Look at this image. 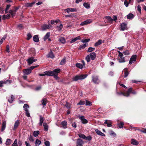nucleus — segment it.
I'll list each match as a JSON object with an SVG mask.
<instances>
[{
    "mask_svg": "<svg viewBox=\"0 0 146 146\" xmlns=\"http://www.w3.org/2000/svg\"><path fill=\"white\" fill-rule=\"evenodd\" d=\"M87 76L86 74H80L74 76L72 78L73 81H76L78 80H81L84 79Z\"/></svg>",
    "mask_w": 146,
    "mask_h": 146,
    "instance_id": "nucleus-1",
    "label": "nucleus"
},
{
    "mask_svg": "<svg viewBox=\"0 0 146 146\" xmlns=\"http://www.w3.org/2000/svg\"><path fill=\"white\" fill-rule=\"evenodd\" d=\"M96 57V54L95 52L90 53L89 55H88L86 58L87 62H89L90 60V58L92 60H94Z\"/></svg>",
    "mask_w": 146,
    "mask_h": 146,
    "instance_id": "nucleus-2",
    "label": "nucleus"
},
{
    "mask_svg": "<svg viewBox=\"0 0 146 146\" xmlns=\"http://www.w3.org/2000/svg\"><path fill=\"white\" fill-rule=\"evenodd\" d=\"M132 90V88H129L127 91H125L123 92H117V94L118 95H123L124 96L128 97L129 96L130 93L131 92Z\"/></svg>",
    "mask_w": 146,
    "mask_h": 146,
    "instance_id": "nucleus-3",
    "label": "nucleus"
},
{
    "mask_svg": "<svg viewBox=\"0 0 146 146\" xmlns=\"http://www.w3.org/2000/svg\"><path fill=\"white\" fill-rule=\"evenodd\" d=\"M38 66H33L30 67L29 68L25 69L23 71L24 75H28L31 72V70L34 68L37 67Z\"/></svg>",
    "mask_w": 146,
    "mask_h": 146,
    "instance_id": "nucleus-4",
    "label": "nucleus"
},
{
    "mask_svg": "<svg viewBox=\"0 0 146 146\" xmlns=\"http://www.w3.org/2000/svg\"><path fill=\"white\" fill-rule=\"evenodd\" d=\"M56 70H53V71H47L44 72L42 74H39V76H44L45 75L48 76H50V75H52L53 74V72H55Z\"/></svg>",
    "mask_w": 146,
    "mask_h": 146,
    "instance_id": "nucleus-5",
    "label": "nucleus"
},
{
    "mask_svg": "<svg viewBox=\"0 0 146 146\" xmlns=\"http://www.w3.org/2000/svg\"><path fill=\"white\" fill-rule=\"evenodd\" d=\"M51 27L52 26L49 24H48V25L44 24L42 25L41 27V29L42 31H45L47 29H50Z\"/></svg>",
    "mask_w": 146,
    "mask_h": 146,
    "instance_id": "nucleus-6",
    "label": "nucleus"
},
{
    "mask_svg": "<svg viewBox=\"0 0 146 146\" xmlns=\"http://www.w3.org/2000/svg\"><path fill=\"white\" fill-rule=\"evenodd\" d=\"M54 70H56V71L55 72H53V74L52 75H50V76H53L54 77L56 80H57L58 79V77L57 76V74L58 73H59L60 71V69H56Z\"/></svg>",
    "mask_w": 146,
    "mask_h": 146,
    "instance_id": "nucleus-7",
    "label": "nucleus"
},
{
    "mask_svg": "<svg viewBox=\"0 0 146 146\" xmlns=\"http://www.w3.org/2000/svg\"><path fill=\"white\" fill-rule=\"evenodd\" d=\"M92 21V20L89 19L85 21L82 22L80 24V25L81 26H84L85 25H88L91 23Z\"/></svg>",
    "mask_w": 146,
    "mask_h": 146,
    "instance_id": "nucleus-8",
    "label": "nucleus"
},
{
    "mask_svg": "<svg viewBox=\"0 0 146 146\" xmlns=\"http://www.w3.org/2000/svg\"><path fill=\"white\" fill-rule=\"evenodd\" d=\"M92 78V80L95 84H98L100 82V80H99L97 76H93Z\"/></svg>",
    "mask_w": 146,
    "mask_h": 146,
    "instance_id": "nucleus-9",
    "label": "nucleus"
},
{
    "mask_svg": "<svg viewBox=\"0 0 146 146\" xmlns=\"http://www.w3.org/2000/svg\"><path fill=\"white\" fill-rule=\"evenodd\" d=\"M121 30L124 31L127 29V24L125 23H122L121 24Z\"/></svg>",
    "mask_w": 146,
    "mask_h": 146,
    "instance_id": "nucleus-10",
    "label": "nucleus"
},
{
    "mask_svg": "<svg viewBox=\"0 0 146 146\" xmlns=\"http://www.w3.org/2000/svg\"><path fill=\"white\" fill-rule=\"evenodd\" d=\"M37 60L36 59H34L33 57H31L27 60V61L29 65L31 64L33 62L36 61Z\"/></svg>",
    "mask_w": 146,
    "mask_h": 146,
    "instance_id": "nucleus-11",
    "label": "nucleus"
},
{
    "mask_svg": "<svg viewBox=\"0 0 146 146\" xmlns=\"http://www.w3.org/2000/svg\"><path fill=\"white\" fill-rule=\"evenodd\" d=\"M137 56L136 55H134L132 56L131 58L129 63V64H132L133 62L135 61L136 60Z\"/></svg>",
    "mask_w": 146,
    "mask_h": 146,
    "instance_id": "nucleus-12",
    "label": "nucleus"
},
{
    "mask_svg": "<svg viewBox=\"0 0 146 146\" xmlns=\"http://www.w3.org/2000/svg\"><path fill=\"white\" fill-rule=\"evenodd\" d=\"M83 141L81 139H77L76 143V146H83Z\"/></svg>",
    "mask_w": 146,
    "mask_h": 146,
    "instance_id": "nucleus-13",
    "label": "nucleus"
},
{
    "mask_svg": "<svg viewBox=\"0 0 146 146\" xmlns=\"http://www.w3.org/2000/svg\"><path fill=\"white\" fill-rule=\"evenodd\" d=\"M104 123L106 124L108 127H110L112 126V121L111 120L106 119Z\"/></svg>",
    "mask_w": 146,
    "mask_h": 146,
    "instance_id": "nucleus-14",
    "label": "nucleus"
},
{
    "mask_svg": "<svg viewBox=\"0 0 146 146\" xmlns=\"http://www.w3.org/2000/svg\"><path fill=\"white\" fill-rule=\"evenodd\" d=\"M20 124V122L19 120H17L15 122L14 127L13 129L14 130H16V129L19 126V125Z\"/></svg>",
    "mask_w": 146,
    "mask_h": 146,
    "instance_id": "nucleus-15",
    "label": "nucleus"
},
{
    "mask_svg": "<svg viewBox=\"0 0 146 146\" xmlns=\"http://www.w3.org/2000/svg\"><path fill=\"white\" fill-rule=\"evenodd\" d=\"M79 119H80L82 122L83 124H86L88 122L87 120L84 118V116H80Z\"/></svg>",
    "mask_w": 146,
    "mask_h": 146,
    "instance_id": "nucleus-16",
    "label": "nucleus"
},
{
    "mask_svg": "<svg viewBox=\"0 0 146 146\" xmlns=\"http://www.w3.org/2000/svg\"><path fill=\"white\" fill-rule=\"evenodd\" d=\"M11 83V81L8 80H7L5 81L4 80L3 81H1L0 82V86H3V84H10Z\"/></svg>",
    "mask_w": 146,
    "mask_h": 146,
    "instance_id": "nucleus-17",
    "label": "nucleus"
},
{
    "mask_svg": "<svg viewBox=\"0 0 146 146\" xmlns=\"http://www.w3.org/2000/svg\"><path fill=\"white\" fill-rule=\"evenodd\" d=\"M131 143L135 145H138L139 142L135 139H132L131 141Z\"/></svg>",
    "mask_w": 146,
    "mask_h": 146,
    "instance_id": "nucleus-18",
    "label": "nucleus"
},
{
    "mask_svg": "<svg viewBox=\"0 0 146 146\" xmlns=\"http://www.w3.org/2000/svg\"><path fill=\"white\" fill-rule=\"evenodd\" d=\"M95 131L98 135L103 136H105V135L104 133H102V132H101L100 131L98 130V129H95Z\"/></svg>",
    "mask_w": 146,
    "mask_h": 146,
    "instance_id": "nucleus-19",
    "label": "nucleus"
},
{
    "mask_svg": "<svg viewBox=\"0 0 146 146\" xmlns=\"http://www.w3.org/2000/svg\"><path fill=\"white\" fill-rule=\"evenodd\" d=\"M66 10V11L68 13L76 11V9L72 8H68Z\"/></svg>",
    "mask_w": 146,
    "mask_h": 146,
    "instance_id": "nucleus-20",
    "label": "nucleus"
},
{
    "mask_svg": "<svg viewBox=\"0 0 146 146\" xmlns=\"http://www.w3.org/2000/svg\"><path fill=\"white\" fill-rule=\"evenodd\" d=\"M33 41L36 42H37L39 41V39L38 36L37 35H34L33 37Z\"/></svg>",
    "mask_w": 146,
    "mask_h": 146,
    "instance_id": "nucleus-21",
    "label": "nucleus"
},
{
    "mask_svg": "<svg viewBox=\"0 0 146 146\" xmlns=\"http://www.w3.org/2000/svg\"><path fill=\"white\" fill-rule=\"evenodd\" d=\"M6 126V122L4 121L3 122L1 129V131H3L5 129Z\"/></svg>",
    "mask_w": 146,
    "mask_h": 146,
    "instance_id": "nucleus-22",
    "label": "nucleus"
},
{
    "mask_svg": "<svg viewBox=\"0 0 146 146\" xmlns=\"http://www.w3.org/2000/svg\"><path fill=\"white\" fill-rule=\"evenodd\" d=\"M47 57L48 58H54V56L52 51H50L47 55Z\"/></svg>",
    "mask_w": 146,
    "mask_h": 146,
    "instance_id": "nucleus-23",
    "label": "nucleus"
},
{
    "mask_svg": "<svg viewBox=\"0 0 146 146\" xmlns=\"http://www.w3.org/2000/svg\"><path fill=\"white\" fill-rule=\"evenodd\" d=\"M134 15L132 13H129L127 16V19H132L134 18Z\"/></svg>",
    "mask_w": 146,
    "mask_h": 146,
    "instance_id": "nucleus-24",
    "label": "nucleus"
},
{
    "mask_svg": "<svg viewBox=\"0 0 146 146\" xmlns=\"http://www.w3.org/2000/svg\"><path fill=\"white\" fill-rule=\"evenodd\" d=\"M16 10H11L9 11V13L12 15V17H13L16 14Z\"/></svg>",
    "mask_w": 146,
    "mask_h": 146,
    "instance_id": "nucleus-25",
    "label": "nucleus"
},
{
    "mask_svg": "<svg viewBox=\"0 0 146 146\" xmlns=\"http://www.w3.org/2000/svg\"><path fill=\"white\" fill-rule=\"evenodd\" d=\"M43 126L45 131H47L48 130V127L46 123L45 122L43 123Z\"/></svg>",
    "mask_w": 146,
    "mask_h": 146,
    "instance_id": "nucleus-26",
    "label": "nucleus"
},
{
    "mask_svg": "<svg viewBox=\"0 0 146 146\" xmlns=\"http://www.w3.org/2000/svg\"><path fill=\"white\" fill-rule=\"evenodd\" d=\"M10 15L9 14L3 15L2 17V19L5 20L6 19H8L10 18Z\"/></svg>",
    "mask_w": 146,
    "mask_h": 146,
    "instance_id": "nucleus-27",
    "label": "nucleus"
},
{
    "mask_svg": "<svg viewBox=\"0 0 146 146\" xmlns=\"http://www.w3.org/2000/svg\"><path fill=\"white\" fill-rule=\"evenodd\" d=\"M127 68H125L123 70L125 72L124 73V77H126L128 74H129V72L127 71Z\"/></svg>",
    "mask_w": 146,
    "mask_h": 146,
    "instance_id": "nucleus-28",
    "label": "nucleus"
},
{
    "mask_svg": "<svg viewBox=\"0 0 146 146\" xmlns=\"http://www.w3.org/2000/svg\"><path fill=\"white\" fill-rule=\"evenodd\" d=\"M59 41L61 43L64 44L66 42V40L63 37H60L59 38Z\"/></svg>",
    "mask_w": 146,
    "mask_h": 146,
    "instance_id": "nucleus-29",
    "label": "nucleus"
},
{
    "mask_svg": "<svg viewBox=\"0 0 146 146\" xmlns=\"http://www.w3.org/2000/svg\"><path fill=\"white\" fill-rule=\"evenodd\" d=\"M106 19H107V22L111 23L113 21V19L109 16L106 17Z\"/></svg>",
    "mask_w": 146,
    "mask_h": 146,
    "instance_id": "nucleus-30",
    "label": "nucleus"
},
{
    "mask_svg": "<svg viewBox=\"0 0 146 146\" xmlns=\"http://www.w3.org/2000/svg\"><path fill=\"white\" fill-rule=\"evenodd\" d=\"M76 66V67L80 69H82L84 67L83 65L80 63H77Z\"/></svg>",
    "mask_w": 146,
    "mask_h": 146,
    "instance_id": "nucleus-31",
    "label": "nucleus"
},
{
    "mask_svg": "<svg viewBox=\"0 0 146 146\" xmlns=\"http://www.w3.org/2000/svg\"><path fill=\"white\" fill-rule=\"evenodd\" d=\"M117 125L119 128H123L124 125V123L123 122H121L120 123H118Z\"/></svg>",
    "mask_w": 146,
    "mask_h": 146,
    "instance_id": "nucleus-32",
    "label": "nucleus"
},
{
    "mask_svg": "<svg viewBox=\"0 0 146 146\" xmlns=\"http://www.w3.org/2000/svg\"><path fill=\"white\" fill-rule=\"evenodd\" d=\"M102 43V41L99 40L97 42H96L94 44L95 46H98L100 45Z\"/></svg>",
    "mask_w": 146,
    "mask_h": 146,
    "instance_id": "nucleus-33",
    "label": "nucleus"
},
{
    "mask_svg": "<svg viewBox=\"0 0 146 146\" xmlns=\"http://www.w3.org/2000/svg\"><path fill=\"white\" fill-rule=\"evenodd\" d=\"M14 99V96L13 95H11V98L10 99H8V101L10 103H12Z\"/></svg>",
    "mask_w": 146,
    "mask_h": 146,
    "instance_id": "nucleus-34",
    "label": "nucleus"
},
{
    "mask_svg": "<svg viewBox=\"0 0 146 146\" xmlns=\"http://www.w3.org/2000/svg\"><path fill=\"white\" fill-rule=\"evenodd\" d=\"M41 143V141L38 139H36L35 141V144L36 146H38Z\"/></svg>",
    "mask_w": 146,
    "mask_h": 146,
    "instance_id": "nucleus-35",
    "label": "nucleus"
},
{
    "mask_svg": "<svg viewBox=\"0 0 146 146\" xmlns=\"http://www.w3.org/2000/svg\"><path fill=\"white\" fill-rule=\"evenodd\" d=\"M12 142L11 140L10 139H7L6 141L5 144L6 145H9Z\"/></svg>",
    "mask_w": 146,
    "mask_h": 146,
    "instance_id": "nucleus-36",
    "label": "nucleus"
},
{
    "mask_svg": "<svg viewBox=\"0 0 146 146\" xmlns=\"http://www.w3.org/2000/svg\"><path fill=\"white\" fill-rule=\"evenodd\" d=\"M83 5L87 9H89L90 8V5L88 3H84L83 4Z\"/></svg>",
    "mask_w": 146,
    "mask_h": 146,
    "instance_id": "nucleus-37",
    "label": "nucleus"
},
{
    "mask_svg": "<svg viewBox=\"0 0 146 146\" xmlns=\"http://www.w3.org/2000/svg\"><path fill=\"white\" fill-rule=\"evenodd\" d=\"M35 3V2H33L31 3H27L25 4V6L26 7H32Z\"/></svg>",
    "mask_w": 146,
    "mask_h": 146,
    "instance_id": "nucleus-38",
    "label": "nucleus"
},
{
    "mask_svg": "<svg viewBox=\"0 0 146 146\" xmlns=\"http://www.w3.org/2000/svg\"><path fill=\"white\" fill-rule=\"evenodd\" d=\"M29 108V106L27 104H25L23 106V108L25 111H27V110H29L28 108Z\"/></svg>",
    "mask_w": 146,
    "mask_h": 146,
    "instance_id": "nucleus-39",
    "label": "nucleus"
},
{
    "mask_svg": "<svg viewBox=\"0 0 146 146\" xmlns=\"http://www.w3.org/2000/svg\"><path fill=\"white\" fill-rule=\"evenodd\" d=\"M39 133V132L38 131H35L33 132V135L35 137H37Z\"/></svg>",
    "mask_w": 146,
    "mask_h": 146,
    "instance_id": "nucleus-40",
    "label": "nucleus"
},
{
    "mask_svg": "<svg viewBox=\"0 0 146 146\" xmlns=\"http://www.w3.org/2000/svg\"><path fill=\"white\" fill-rule=\"evenodd\" d=\"M7 37V35L5 34L2 38L0 41V44H1L3 42V40L5 39Z\"/></svg>",
    "mask_w": 146,
    "mask_h": 146,
    "instance_id": "nucleus-41",
    "label": "nucleus"
},
{
    "mask_svg": "<svg viewBox=\"0 0 146 146\" xmlns=\"http://www.w3.org/2000/svg\"><path fill=\"white\" fill-rule=\"evenodd\" d=\"M50 32L47 33L46 35L45 36L44 39V40L47 39L50 36Z\"/></svg>",
    "mask_w": 146,
    "mask_h": 146,
    "instance_id": "nucleus-42",
    "label": "nucleus"
},
{
    "mask_svg": "<svg viewBox=\"0 0 146 146\" xmlns=\"http://www.w3.org/2000/svg\"><path fill=\"white\" fill-rule=\"evenodd\" d=\"M118 60L119 62L120 63L124 62H125V59L124 57L120 58L118 59Z\"/></svg>",
    "mask_w": 146,
    "mask_h": 146,
    "instance_id": "nucleus-43",
    "label": "nucleus"
},
{
    "mask_svg": "<svg viewBox=\"0 0 146 146\" xmlns=\"http://www.w3.org/2000/svg\"><path fill=\"white\" fill-rule=\"evenodd\" d=\"M61 124L62 126L64 128H66V126L67 125V122L66 121H62L61 123Z\"/></svg>",
    "mask_w": 146,
    "mask_h": 146,
    "instance_id": "nucleus-44",
    "label": "nucleus"
},
{
    "mask_svg": "<svg viewBox=\"0 0 146 146\" xmlns=\"http://www.w3.org/2000/svg\"><path fill=\"white\" fill-rule=\"evenodd\" d=\"M92 139V137L91 136L89 135L87 137L86 136L84 139L88 141H90Z\"/></svg>",
    "mask_w": 146,
    "mask_h": 146,
    "instance_id": "nucleus-45",
    "label": "nucleus"
},
{
    "mask_svg": "<svg viewBox=\"0 0 146 146\" xmlns=\"http://www.w3.org/2000/svg\"><path fill=\"white\" fill-rule=\"evenodd\" d=\"M46 98L43 99L41 101V102L42 103V105H45L46 103Z\"/></svg>",
    "mask_w": 146,
    "mask_h": 146,
    "instance_id": "nucleus-46",
    "label": "nucleus"
},
{
    "mask_svg": "<svg viewBox=\"0 0 146 146\" xmlns=\"http://www.w3.org/2000/svg\"><path fill=\"white\" fill-rule=\"evenodd\" d=\"M95 48H94L90 47L88 48V52H91L94 51L95 50Z\"/></svg>",
    "mask_w": 146,
    "mask_h": 146,
    "instance_id": "nucleus-47",
    "label": "nucleus"
},
{
    "mask_svg": "<svg viewBox=\"0 0 146 146\" xmlns=\"http://www.w3.org/2000/svg\"><path fill=\"white\" fill-rule=\"evenodd\" d=\"M90 41L89 39H83L81 40V42L84 43L88 42Z\"/></svg>",
    "mask_w": 146,
    "mask_h": 146,
    "instance_id": "nucleus-48",
    "label": "nucleus"
},
{
    "mask_svg": "<svg viewBox=\"0 0 146 146\" xmlns=\"http://www.w3.org/2000/svg\"><path fill=\"white\" fill-rule=\"evenodd\" d=\"M78 136L79 137L81 138L82 139H85V137H86L85 135H84L82 133L79 134Z\"/></svg>",
    "mask_w": 146,
    "mask_h": 146,
    "instance_id": "nucleus-49",
    "label": "nucleus"
},
{
    "mask_svg": "<svg viewBox=\"0 0 146 146\" xmlns=\"http://www.w3.org/2000/svg\"><path fill=\"white\" fill-rule=\"evenodd\" d=\"M17 139H15L12 145V146H18V144L17 143Z\"/></svg>",
    "mask_w": 146,
    "mask_h": 146,
    "instance_id": "nucleus-50",
    "label": "nucleus"
},
{
    "mask_svg": "<svg viewBox=\"0 0 146 146\" xmlns=\"http://www.w3.org/2000/svg\"><path fill=\"white\" fill-rule=\"evenodd\" d=\"M85 104V101H80L77 104V105H84Z\"/></svg>",
    "mask_w": 146,
    "mask_h": 146,
    "instance_id": "nucleus-51",
    "label": "nucleus"
},
{
    "mask_svg": "<svg viewBox=\"0 0 146 146\" xmlns=\"http://www.w3.org/2000/svg\"><path fill=\"white\" fill-rule=\"evenodd\" d=\"M63 27V25L62 24H60L59 26H58L57 27L58 29H57L58 31H60Z\"/></svg>",
    "mask_w": 146,
    "mask_h": 146,
    "instance_id": "nucleus-52",
    "label": "nucleus"
},
{
    "mask_svg": "<svg viewBox=\"0 0 146 146\" xmlns=\"http://www.w3.org/2000/svg\"><path fill=\"white\" fill-rule=\"evenodd\" d=\"M66 62V60L65 59H63L61 61L60 64L61 65L64 64Z\"/></svg>",
    "mask_w": 146,
    "mask_h": 146,
    "instance_id": "nucleus-53",
    "label": "nucleus"
},
{
    "mask_svg": "<svg viewBox=\"0 0 146 146\" xmlns=\"http://www.w3.org/2000/svg\"><path fill=\"white\" fill-rule=\"evenodd\" d=\"M86 106H91L92 105L91 103L89 101L86 100Z\"/></svg>",
    "mask_w": 146,
    "mask_h": 146,
    "instance_id": "nucleus-54",
    "label": "nucleus"
},
{
    "mask_svg": "<svg viewBox=\"0 0 146 146\" xmlns=\"http://www.w3.org/2000/svg\"><path fill=\"white\" fill-rule=\"evenodd\" d=\"M65 106L67 108H69L70 107V104L68 102H66L65 104Z\"/></svg>",
    "mask_w": 146,
    "mask_h": 146,
    "instance_id": "nucleus-55",
    "label": "nucleus"
},
{
    "mask_svg": "<svg viewBox=\"0 0 146 146\" xmlns=\"http://www.w3.org/2000/svg\"><path fill=\"white\" fill-rule=\"evenodd\" d=\"M10 6L11 5H7L6 8L5 9V12L6 13H7L8 12L7 11Z\"/></svg>",
    "mask_w": 146,
    "mask_h": 146,
    "instance_id": "nucleus-56",
    "label": "nucleus"
},
{
    "mask_svg": "<svg viewBox=\"0 0 146 146\" xmlns=\"http://www.w3.org/2000/svg\"><path fill=\"white\" fill-rule=\"evenodd\" d=\"M27 40H29L30 38H31L32 37V36L30 33L28 34L27 35Z\"/></svg>",
    "mask_w": 146,
    "mask_h": 146,
    "instance_id": "nucleus-57",
    "label": "nucleus"
},
{
    "mask_svg": "<svg viewBox=\"0 0 146 146\" xmlns=\"http://www.w3.org/2000/svg\"><path fill=\"white\" fill-rule=\"evenodd\" d=\"M44 118L43 117H42L41 116H40V122L41 123H43L44 121Z\"/></svg>",
    "mask_w": 146,
    "mask_h": 146,
    "instance_id": "nucleus-58",
    "label": "nucleus"
},
{
    "mask_svg": "<svg viewBox=\"0 0 146 146\" xmlns=\"http://www.w3.org/2000/svg\"><path fill=\"white\" fill-rule=\"evenodd\" d=\"M29 140L31 141H34V139L33 136L31 135H30L29 137Z\"/></svg>",
    "mask_w": 146,
    "mask_h": 146,
    "instance_id": "nucleus-59",
    "label": "nucleus"
},
{
    "mask_svg": "<svg viewBox=\"0 0 146 146\" xmlns=\"http://www.w3.org/2000/svg\"><path fill=\"white\" fill-rule=\"evenodd\" d=\"M44 144L46 146H50V142L48 141H46L44 142Z\"/></svg>",
    "mask_w": 146,
    "mask_h": 146,
    "instance_id": "nucleus-60",
    "label": "nucleus"
},
{
    "mask_svg": "<svg viewBox=\"0 0 146 146\" xmlns=\"http://www.w3.org/2000/svg\"><path fill=\"white\" fill-rule=\"evenodd\" d=\"M26 113V115L28 117H29L30 116V114L29 112V110H27V111H25Z\"/></svg>",
    "mask_w": 146,
    "mask_h": 146,
    "instance_id": "nucleus-61",
    "label": "nucleus"
},
{
    "mask_svg": "<svg viewBox=\"0 0 146 146\" xmlns=\"http://www.w3.org/2000/svg\"><path fill=\"white\" fill-rule=\"evenodd\" d=\"M124 4L125 6L127 7L128 6V5L129 4V3L127 1V0H125L124 2Z\"/></svg>",
    "mask_w": 146,
    "mask_h": 146,
    "instance_id": "nucleus-62",
    "label": "nucleus"
},
{
    "mask_svg": "<svg viewBox=\"0 0 146 146\" xmlns=\"http://www.w3.org/2000/svg\"><path fill=\"white\" fill-rule=\"evenodd\" d=\"M123 54L125 55H128L129 54V51L127 50L123 52Z\"/></svg>",
    "mask_w": 146,
    "mask_h": 146,
    "instance_id": "nucleus-63",
    "label": "nucleus"
},
{
    "mask_svg": "<svg viewBox=\"0 0 146 146\" xmlns=\"http://www.w3.org/2000/svg\"><path fill=\"white\" fill-rule=\"evenodd\" d=\"M41 88V86H37L35 88V90L36 91H38L40 90Z\"/></svg>",
    "mask_w": 146,
    "mask_h": 146,
    "instance_id": "nucleus-64",
    "label": "nucleus"
}]
</instances>
